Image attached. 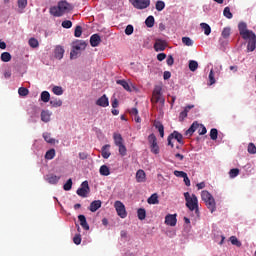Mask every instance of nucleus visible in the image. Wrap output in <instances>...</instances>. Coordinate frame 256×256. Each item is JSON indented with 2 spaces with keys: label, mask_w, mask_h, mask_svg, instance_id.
Instances as JSON below:
<instances>
[{
  "label": "nucleus",
  "mask_w": 256,
  "mask_h": 256,
  "mask_svg": "<svg viewBox=\"0 0 256 256\" xmlns=\"http://www.w3.org/2000/svg\"><path fill=\"white\" fill-rule=\"evenodd\" d=\"M114 207L117 215L121 217V219H125V217H127V210L125 209V204H123V202L116 201L114 203Z\"/></svg>",
  "instance_id": "9"
},
{
  "label": "nucleus",
  "mask_w": 256,
  "mask_h": 256,
  "mask_svg": "<svg viewBox=\"0 0 256 256\" xmlns=\"http://www.w3.org/2000/svg\"><path fill=\"white\" fill-rule=\"evenodd\" d=\"M76 193L77 195H79V197H83V198L87 197L88 193H91L89 182L87 180L82 182L81 186L77 189Z\"/></svg>",
  "instance_id": "8"
},
{
  "label": "nucleus",
  "mask_w": 256,
  "mask_h": 256,
  "mask_svg": "<svg viewBox=\"0 0 256 256\" xmlns=\"http://www.w3.org/2000/svg\"><path fill=\"white\" fill-rule=\"evenodd\" d=\"M156 11H163V9H165V2L159 0L156 2Z\"/></svg>",
  "instance_id": "50"
},
{
  "label": "nucleus",
  "mask_w": 256,
  "mask_h": 256,
  "mask_svg": "<svg viewBox=\"0 0 256 256\" xmlns=\"http://www.w3.org/2000/svg\"><path fill=\"white\" fill-rule=\"evenodd\" d=\"M165 224L170 227H175L177 225V214H168L165 217Z\"/></svg>",
  "instance_id": "10"
},
{
  "label": "nucleus",
  "mask_w": 256,
  "mask_h": 256,
  "mask_svg": "<svg viewBox=\"0 0 256 256\" xmlns=\"http://www.w3.org/2000/svg\"><path fill=\"white\" fill-rule=\"evenodd\" d=\"M19 9H25L27 7V0H18Z\"/></svg>",
  "instance_id": "58"
},
{
  "label": "nucleus",
  "mask_w": 256,
  "mask_h": 256,
  "mask_svg": "<svg viewBox=\"0 0 256 256\" xmlns=\"http://www.w3.org/2000/svg\"><path fill=\"white\" fill-rule=\"evenodd\" d=\"M248 153H250V155H255L256 153V146L254 143H249L248 144Z\"/></svg>",
  "instance_id": "52"
},
{
  "label": "nucleus",
  "mask_w": 256,
  "mask_h": 256,
  "mask_svg": "<svg viewBox=\"0 0 256 256\" xmlns=\"http://www.w3.org/2000/svg\"><path fill=\"white\" fill-rule=\"evenodd\" d=\"M198 67H199V63H197V61H195V60H190L189 61L190 71L195 72V71H197Z\"/></svg>",
  "instance_id": "37"
},
{
  "label": "nucleus",
  "mask_w": 256,
  "mask_h": 256,
  "mask_svg": "<svg viewBox=\"0 0 256 256\" xmlns=\"http://www.w3.org/2000/svg\"><path fill=\"white\" fill-rule=\"evenodd\" d=\"M81 35H83V28L81 26H76L74 37H81Z\"/></svg>",
  "instance_id": "53"
},
{
  "label": "nucleus",
  "mask_w": 256,
  "mask_h": 256,
  "mask_svg": "<svg viewBox=\"0 0 256 256\" xmlns=\"http://www.w3.org/2000/svg\"><path fill=\"white\" fill-rule=\"evenodd\" d=\"M110 148H111V145L109 144H106L102 147L101 155L103 159H109V157H111V152L109 151Z\"/></svg>",
  "instance_id": "22"
},
{
  "label": "nucleus",
  "mask_w": 256,
  "mask_h": 256,
  "mask_svg": "<svg viewBox=\"0 0 256 256\" xmlns=\"http://www.w3.org/2000/svg\"><path fill=\"white\" fill-rule=\"evenodd\" d=\"M158 61H165L167 59V54L166 53H160L157 55Z\"/></svg>",
  "instance_id": "63"
},
{
  "label": "nucleus",
  "mask_w": 256,
  "mask_h": 256,
  "mask_svg": "<svg viewBox=\"0 0 256 256\" xmlns=\"http://www.w3.org/2000/svg\"><path fill=\"white\" fill-rule=\"evenodd\" d=\"M201 29L204 31V35H211V26L207 23L200 24Z\"/></svg>",
  "instance_id": "33"
},
{
  "label": "nucleus",
  "mask_w": 256,
  "mask_h": 256,
  "mask_svg": "<svg viewBox=\"0 0 256 256\" xmlns=\"http://www.w3.org/2000/svg\"><path fill=\"white\" fill-rule=\"evenodd\" d=\"M152 103H161V105H165V98H163V88L161 86H155L152 93Z\"/></svg>",
  "instance_id": "4"
},
{
  "label": "nucleus",
  "mask_w": 256,
  "mask_h": 256,
  "mask_svg": "<svg viewBox=\"0 0 256 256\" xmlns=\"http://www.w3.org/2000/svg\"><path fill=\"white\" fill-rule=\"evenodd\" d=\"M50 105L51 107H61V105H63V101H61V99L58 98H52L50 100Z\"/></svg>",
  "instance_id": "32"
},
{
  "label": "nucleus",
  "mask_w": 256,
  "mask_h": 256,
  "mask_svg": "<svg viewBox=\"0 0 256 256\" xmlns=\"http://www.w3.org/2000/svg\"><path fill=\"white\" fill-rule=\"evenodd\" d=\"M118 151H119V155H121V157H125V155H127V147H125V144H120L118 146Z\"/></svg>",
  "instance_id": "40"
},
{
  "label": "nucleus",
  "mask_w": 256,
  "mask_h": 256,
  "mask_svg": "<svg viewBox=\"0 0 256 256\" xmlns=\"http://www.w3.org/2000/svg\"><path fill=\"white\" fill-rule=\"evenodd\" d=\"M204 203H206V207L207 209H209V211H211V213H215L217 206L215 203V198H213V196L210 199L206 200Z\"/></svg>",
  "instance_id": "13"
},
{
  "label": "nucleus",
  "mask_w": 256,
  "mask_h": 256,
  "mask_svg": "<svg viewBox=\"0 0 256 256\" xmlns=\"http://www.w3.org/2000/svg\"><path fill=\"white\" fill-rule=\"evenodd\" d=\"M198 133L199 135H205L207 133V128L203 124H199Z\"/></svg>",
  "instance_id": "56"
},
{
  "label": "nucleus",
  "mask_w": 256,
  "mask_h": 256,
  "mask_svg": "<svg viewBox=\"0 0 256 256\" xmlns=\"http://www.w3.org/2000/svg\"><path fill=\"white\" fill-rule=\"evenodd\" d=\"M73 187V180L70 178L67 180V182L63 185L64 191H71V188Z\"/></svg>",
  "instance_id": "44"
},
{
  "label": "nucleus",
  "mask_w": 256,
  "mask_h": 256,
  "mask_svg": "<svg viewBox=\"0 0 256 256\" xmlns=\"http://www.w3.org/2000/svg\"><path fill=\"white\" fill-rule=\"evenodd\" d=\"M174 175L175 177H181L183 179L187 174L184 171L175 170Z\"/></svg>",
  "instance_id": "60"
},
{
  "label": "nucleus",
  "mask_w": 256,
  "mask_h": 256,
  "mask_svg": "<svg viewBox=\"0 0 256 256\" xmlns=\"http://www.w3.org/2000/svg\"><path fill=\"white\" fill-rule=\"evenodd\" d=\"M199 129V123L198 122H193L192 125L190 126V129L186 130L185 135H189V137H191V135H193V133Z\"/></svg>",
  "instance_id": "24"
},
{
  "label": "nucleus",
  "mask_w": 256,
  "mask_h": 256,
  "mask_svg": "<svg viewBox=\"0 0 256 256\" xmlns=\"http://www.w3.org/2000/svg\"><path fill=\"white\" fill-rule=\"evenodd\" d=\"M55 158V149H50L45 154V159L51 160Z\"/></svg>",
  "instance_id": "46"
},
{
  "label": "nucleus",
  "mask_w": 256,
  "mask_h": 256,
  "mask_svg": "<svg viewBox=\"0 0 256 256\" xmlns=\"http://www.w3.org/2000/svg\"><path fill=\"white\" fill-rule=\"evenodd\" d=\"M137 215L140 221H144L145 217H147V211H145V208H140L137 210Z\"/></svg>",
  "instance_id": "31"
},
{
  "label": "nucleus",
  "mask_w": 256,
  "mask_h": 256,
  "mask_svg": "<svg viewBox=\"0 0 256 256\" xmlns=\"http://www.w3.org/2000/svg\"><path fill=\"white\" fill-rule=\"evenodd\" d=\"M62 27L64 29H71V27H73V22H71V20H65L62 22Z\"/></svg>",
  "instance_id": "55"
},
{
  "label": "nucleus",
  "mask_w": 256,
  "mask_h": 256,
  "mask_svg": "<svg viewBox=\"0 0 256 256\" xmlns=\"http://www.w3.org/2000/svg\"><path fill=\"white\" fill-rule=\"evenodd\" d=\"M186 207L189 211H195L196 215H199V200L195 194H189V192L184 193Z\"/></svg>",
  "instance_id": "3"
},
{
  "label": "nucleus",
  "mask_w": 256,
  "mask_h": 256,
  "mask_svg": "<svg viewBox=\"0 0 256 256\" xmlns=\"http://www.w3.org/2000/svg\"><path fill=\"white\" fill-rule=\"evenodd\" d=\"M96 105H98V107H109V98L107 97V95H102L97 101H96Z\"/></svg>",
  "instance_id": "14"
},
{
  "label": "nucleus",
  "mask_w": 256,
  "mask_h": 256,
  "mask_svg": "<svg viewBox=\"0 0 256 256\" xmlns=\"http://www.w3.org/2000/svg\"><path fill=\"white\" fill-rule=\"evenodd\" d=\"M230 242L232 245H235L236 247H241V241L237 239L235 236L230 237Z\"/></svg>",
  "instance_id": "51"
},
{
  "label": "nucleus",
  "mask_w": 256,
  "mask_h": 256,
  "mask_svg": "<svg viewBox=\"0 0 256 256\" xmlns=\"http://www.w3.org/2000/svg\"><path fill=\"white\" fill-rule=\"evenodd\" d=\"M117 85H121L125 91L131 92V86L129 85V82L126 80H117L116 81Z\"/></svg>",
  "instance_id": "28"
},
{
  "label": "nucleus",
  "mask_w": 256,
  "mask_h": 256,
  "mask_svg": "<svg viewBox=\"0 0 256 256\" xmlns=\"http://www.w3.org/2000/svg\"><path fill=\"white\" fill-rule=\"evenodd\" d=\"M212 197H213V195H211V193H209V191H207V190H203L201 192V199L204 202L208 201V199H210Z\"/></svg>",
  "instance_id": "35"
},
{
  "label": "nucleus",
  "mask_w": 256,
  "mask_h": 256,
  "mask_svg": "<svg viewBox=\"0 0 256 256\" xmlns=\"http://www.w3.org/2000/svg\"><path fill=\"white\" fill-rule=\"evenodd\" d=\"M1 61H3L4 63H9V61H11V53L3 52L1 54Z\"/></svg>",
  "instance_id": "36"
},
{
  "label": "nucleus",
  "mask_w": 256,
  "mask_h": 256,
  "mask_svg": "<svg viewBox=\"0 0 256 256\" xmlns=\"http://www.w3.org/2000/svg\"><path fill=\"white\" fill-rule=\"evenodd\" d=\"M100 175H103L104 177H109L111 175V170L107 167V165H102L99 170Z\"/></svg>",
  "instance_id": "29"
},
{
  "label": "nucleus",
  "mask_w": 256,
  "mask_h": 256,
  "mask_svg": "<svg viewBox=\"0 0 256 256\" xmlns=\"http://www.w3.org/2000/svg\"><path fill=\"white\" fill-rule=\"evenodd\" d=\"M102 202L101 200H94L91 202L89 211L92 213H95V211H98V209H101Z\"/></svg>",
  "instance_id": "18"
},
{
  "label": "nucleus",
  "mask_w": 256,
  "mask_h": 256,
  "mask_svg": "<svg viewBox=\"0 0 256 256\" xmlns=\"http://www.w3.org/2000/svg\"><path fill=\"white\" fill-rule=\"evenodd\" d=\"M113 139H114V143H115L116 147H118L119 145H123V136H121V134L114 133Z\"/></svg>",
  "instance_id": "27"
},
{
  "label": "nucleus",
  "mask_w": 256,
  "mask_h": 256,
  "mask_svg": "<svg viewBox=\"0 0 256 256\" xmlns=\"http://www.w3.org/2000/svg\"><path fill=\"white\" fill-rule=\"evenodd\" d=\"M186 117H187V114H186V112H184V110H183V111L180 113V115H179V121H185Z\"/></svg>",
  "instance_id": "64"
},
{
  "label": "nucleus",
  "mask_w": 256,
  "mask_h": 256,
  "mask_svg": "<svg viewBox=\"0 0 256 256\" xmlns=\"http://www.w3.org/2000/svg\"><path fill=\"white\" fill-rule=\"evenodd\" d=\"M43 138H44V141H46V143H50V145L55 144V139L51 138V134L44 133Z\"/></svg>",
  "instance_id": "38"
},
{
  "label": "nucleus",
  "mask_w": 256,
  "mask_h": 256,
  "mask_svg": "<svg viewBox=\"0 0 256 256\" xmlns=\"http://www.w3.org/2000/svg\"><path fill=\"white\" fill-rule=\"evenodd\" d=\"M28 45H30L32 49H37V47H39V41L36 38H30Z\"/></svg>",
  "instance_id": "39"
},
{
  "label": "nucleus",
  "mask_w": 256,
  "mask_h": 256,
  "mask_svg": "<svg viewBox=\"0 0 256 256\" xmlns=\"http://www.w3.org/2000/svg\"><path fill=\"white\" fill-rule=\"evenodd\" d=\"M69 11H73V5L67 1H60L57 6L50 8V15H53V17H63Z\"/></svg>",
  "instance_id": "2"
},
{
  "label": "nucleus",
  "mask_w": 256,
  "mask_h": 256,
  "mask_svg": "<svg viewBox=\"0 0 256 256\" xmlns=\"http://www.w3.org/2000/svg\"><path fill=\"white\" fill-rule=\"evenodd\" d=\"M145 25L149 28L153 27L155 25V17L148 16L145 20Z\"/></svg>",
  "instance_id": "34"
},
{
  "label": "nucleus",
  "mask_w": 256,
  "mask_h": 256,
  "mask_svg": "<svg viewBox=\"0 0 256 256\" xmlns=\"http://www.w3.org/2000/svg\"><path fill=\"white\" fill-rule=\"evenodd\" d=\"M78 220L80 221L82 229H84L85 231H89V224L87 223V218L85 217V215L80 214L78 216Z\"/></svg>",
  "instance_id": "20"
},
{
  "label": "nucleus",
  "mask_w": 256,
  "mask_h": 256,
  "mask_svg": "<svg viewBox=\"0 0 256 256\" xmlns=\"http://www.w3.org/2000/svg\"><path fill=\"white\" fill-rule=\"evenodd\" d=\"M77 51H78L77 49L72 48L70 52V58L77 59V55L79 54Z\"/></svg>",
  "instance_id": "61"
},
{
  "label": "nucleus",
  "mask_w": 256,
  "mask_h": 256,
  "mask_svg": "<svg viewBox=\"0 0 256 256\" xmlns=\"http://www.w3.org/2000/svg\"><path fill=\"white\" fill-rule=\"evenodd\" d=\"M166 48H167V43L161 39L156 40V42L154 43V49L157 52L163 51Z\"/></svg>",
  "instance_id": "15"
},
{
  "label": "nucleus",
  "mask_w": 256,
  "mask_h": 256,
  "mask_svg": "<svg viewBox=\"0 0 256 256\" xmlns=\"http://www.w3.org/2000/svg\"><path fill=\"white\" fill-rule=\"evenodd\" d=\"M240 170L238 168H233L229 171L230 179H235L239 175Z\"/></svg>",
  "instance_id": "47"
},
{
  "label": "nucleus",
  "mask_w": 256,
  "mask_h": 256,
  "mask_svg": "<svg viewBox=\"0 0 256 256\" xmlns=\"http://www.w3.org/2000/svg\"><path fill=\"white\" fill-rule=\"evenodd\" d=\"M87 47V43L83 40H76L72 43V49H76V51H83Z\"/></svg>",
  "instance_id": "11"
},
{
  "label": "nucleus",
  "mask_w": 256,
  "mask_h": 256,
  "mask_svg": "<svg viewBox=\"0 0 256 256\" xmlns=\"http://www.w3.org/2000/svg\"><path fill=\"white\" fill-rule=\"evenodd\" d=\"M51 112L49 110H42L41 112V121L43 123H49L51 121Z\"/></svg>",
  "instance_id": "21"
},
{
  "label": "nucleus",
  "mask_w": 256,
  "mask_h": 256,
  "mask_svg": "<svg viewBox=\"0 0 256 256\" xmlns=\"http://www.w3.org/2000/svg\"><path fill=\"white\" fill-rule=\"evenodd\" d=\"M182 43L186 45V47H193V40H191L189 37H183Z\"/></svg>",
  "instance_id": "48"
},
{
  "label": "nucleus",
  "mask_w": 256,
  "mask_h": 256,
  "mask_svg": "<svg viewBox=\"0 0 256 256\" xmlns=\"http://www.w3.org/2000/svg\"><path fill=\"white\" fill-rule=\"evenodd\" d=\"M130 3L134 9L143 11V9H147L151 5V0H130Z\"/></svg>",
  "instance_id": "6"
},
{
  "label": "nucleus",
  "mask_w": 256,
  "mask_h": 256,
  "mask_svg": "<svg viewBox=\"0 0 256 256\" xmlns=\"http://www.w3.org/2000/svg\"><path fill=\"white\" fill-rule=\"evenodd\" d=\"M167 65H169V67H171L173 65V63H175V59H173V56H168L167 60H166Z\"/></svg>",
  "instance_id": "62"
},
{
  "label": "nucleus",
  "mask_w": 256,
  "mask_h": 256,
  "mask_svg": "<svg viewBox=\"0 0 256 256\" xmlns=\"http://www.w3.org/2000/svg\"><path fill=\"white\" fill-rule=\"evenodd\" d=\"M154 127L158 130V132L160 133V137H165V127L163 126V124L159 121L154 122Z\"/></svg>",
  "instance_id": "23"
},
{
  "label": "nucleus",
  "mask_w": 256,
  "mask_h": 256,
  "mask_svg": "<svg viewBox=\"0 0 256 256\" xmlns=\"http://www.w3.org/2000/svg\"><path fill=\"white\" fill-rule=\"evenodd\" d=\"M63 55H65V49H63L62 46H56L55 50H54V57L56 59H63Z\"/></svg>",
  "instance_id": "19"
},
{
  "label": "nucleus",
  "mask_w": 256,
  "mask_h": 256,
  "mask_svg": "<svg viewBox=\"0 0 256 256\" xmlns=\"http://www.w3.org/2000/svg\"><path fill=\"white\" fill-rule=\"evenodd\" d=\"M148 143L150 145L151 153L159 155V144H157V136H155V134H150L148 136Z\"/></svg>",
  "instance_id": "7"
},
{
  "label": "nucleus",
  "mask_w": 256,
  "mask_h": 256,
  "mask_svg": "<svg viewBox=\"0 0 256 256\" xmlns=\"http://www.w3.org/2000/svg\"><path fill=\"white\" fill-rule=\"evenodd\" d=\"M147 203H148L149 205H158V203H159V196L157 195V193L152 194V195L148 198Z\"/></svg>",
  "instance_id": "26"
},
{
  "label": "nucleus",
  "mask_w": 256,
  "mask_h": 256,
  "mask_svg": "<svg viewBox=\"0 0 256 256\" xmlns=\"http://www.w3.org/2000/svg\"><path fill=\"white\" fill-rule=\"evenodd\" d=\"M136 181L137 183H145V181H147V176L144 170L140 169L136 172Z\"/></svg>",
  "instance_id": "17"
},
{
  "label": "nucleus",
  "mask_w": 256,
  "mask_h": 256,
  "mask_svg": "<svg viewBox=\"0 0 256 256\" xmlns=\"http://www.w3.org/2000/svg\"><path fill=\"white\" fill-rule=\"evenodd\" d=\"M18 94L20 95V97H27L29 95V89L25 87H20L18 89Z\"/></svg>",
  "instance_id": "41"
},
{
  "label": "nucleus",
  "mask_w": 256,
  "mask_h": 256,
  "mask_svg": "<svg viewBox=\"0 0 256 256\" xmlns=\"http://www.w3.org/2000/svg\"><path fill=\"white\" fill-rule=\"evenodd\" d=\"M41 101H43V103H49V101H51V94H49L48 91H43L41 93Z\"/></svg>",
  "instance_id": "30"
},
{
  "label": "nucleus",
  "mask_w": 256,
  "mask_h": 256,
  "mask_svg": "<svg viewBox=\"0 0 256 256\" xmlns=\"http://www.w3.org/2000/svg\"><path fill=\"white\" fill-rule=\"evenodd\" d=\"M73 243H75V245H81V234H76L74 236Z\"/></svg>",
  "instance_id": "57"
},
{
  "label": "nucleus",
  "mask_w": 256,
  "mask_h": 256,
  "mask_svg": "<svg viewBox=\"0 0 256 256\" xmlns=\"http://www.w3.org/2000/svg\"><path fill=\"white\" fill-rule=\"evenodd\" d=\"M100 44H101V36H99V34H93L90 37L91 47H99Z\"/></svg>",
  "instance_id": "16"
},
{
  "label": "nucleus",
  "mask_w": 256,
  "mask_h": 256,
  "mask_svg": "<svg viewBox=\"0 0 256 256\" xmlns=\"http://www.w3.org/2000/svg\"><path fill=\"white\" fill-rule=\"evenodd\" d=\"M52 92L54 95H63V88L61 86H54Z\"/></svg>",
  "instance_id": "49"
},
{
  "label": "nucleus",
  "mask_w": 256,
  "mask_h": 256,
  "mask_svg": "<svg viewBox=\"0 0 256 256\" xmlns=\"http://www.w3.org/2000/svg\"><path fill=\"white\" fill-rule=\"evenodd\" d=\"M223 15L226 19H233V13H231V8L229 7L224 8Z\"/></svg>",
  "instance_id": "42"
},
{
  "label": "nucleus",
  "mask_w": 256,
  "mask_h": 256,
  "mask_svg": "<svg viewBox=\"0 0 256 256\" xmlns=\"http://www.w3.org/2000/svg\"><path fill=\"white\" fill-rule=\"evenodd\" d=\"M199 129V123L198 122H193L192 125L190 126V129L186 130L185 135H189V137H191V135H193V133Z\"/></svg>",
  "instance_id": "25"
},
{
  "label": "nucleus",
  "mask_w": 256,
  "mask_h": 256,
  "mask_svg": "<svg viewBox=\"0 0 256 256\" xmlns=\"http://www.w3.org/2000/svg\"><path fill=\"white\" fill-rule=\"evenodd\" d=\"M238 31H239V34L241 35L242 39H244V41L249 40L248 45H247L248 51L252 52L254 49H256L255 32L247 29V23L240 22L238 24Z\"/></svg>",
  "instance_id": "1"
},
{
  "label": "nucleus",
  "mask_w": 256,
  "mask_h": 256,
  "mask_svg": "<svg viewBox=\"0 0 256 256\" xmlns=\"http://www.w3.org/2000/svg\"><path fill=\"white\" fill-rule=\"evenodd\" d=\"M218 135H219V132L217 131V128H212L210 130V139H212V141H217Z\"/></svg>",
  "instance_id": "43"
},
{
  "label": "nucleus",
  "mask_w": 256,
  "mask_h": 256,
  "mask_svg": "<svg viewBox=\"0 0 256 256\" xmlns=\"http://www.w3.org/2000/svg\"><path fill=\"white\" fill-rule=\"evenodd\" d=\"M45 179L50 185H57L59 183V180L61 179V176H57L55 174H48L46 175Z\"/></svg>",
  "instance_id": "12"
},
{
  "label": "nucleus",
  "mask_w": 256,
  "mask_h": 256,
  "mask_svg": "<svg viewBox=\"0 0 256 256\" xmlns=\"http://www.w3.org/2000/svg\"><path fill=\"white\" fill-rule=\"evenodd\" d=\"M133 31H134L133 25H128L125 29V34L126 35H133Z\"/></svg>",
  "instance_id": "59"
},
{
  "label": "nucleus",
  "mask_w": 256,
  "mask_h": 256,
  "mask_svg": "<svg viewBox=\"0 0 256 256\" xmlns=\"http://www.w3.org/2000/svg\"><path fill=\"white\" fill-rule=\"evenodd\" d=\"M221 35H222V37H223L224 39H229V37H230V35H231V28L225 27V28L223 29Z\"/></svg>",
  "instance_id": "45"
},
{
  "label": "nucleus",
  "mask_w": 256,
  "mask_h": 256,
  "mask_svg": "<svg viewBox=\"0 0 256 256\" xmlns=\"http://www.w3.org/2000/svg\"><path fill=\"white\" fill-rule=\"evenodd\" d=\"M208 79L209 85H215V73L213 72V70L210 71Z\"/></svg>",
  "instance_id": "54"
},
{
  "label": "nucleus",
  "mask_w": 256,
  "mask_h": 256,
  "mask_svg": "<svg viewBox=\"0 0 256 256\" xmlns=\"http://www.w3.org/2000/svg\"><path fill=\"white\" fill-rule=\"evenodd\" d=\"M173 139H176V141L178 143H180V145H184V142H183V134L179 133L178 131H174L172 132L168 138H167V141H168V145L173 149V147H175V145H173Z\"/></svg>",
  "instance_id": "5"
}]
</instances>
